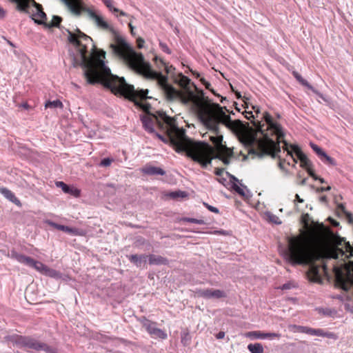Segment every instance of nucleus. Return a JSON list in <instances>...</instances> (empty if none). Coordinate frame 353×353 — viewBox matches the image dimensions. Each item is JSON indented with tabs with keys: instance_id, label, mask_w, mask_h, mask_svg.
<instances>
[{
	"instance_id": "obj_55",
	"label": "nucleus",
	"mask_w": 353,
	"mask_h": 353,
	"mask_svg": "<svg viewBox=\"0 0 353 353\" xmlns=\"http://www.w3.org/2000/svg\"><path fill=\"white\" fill-rule=\"evenodd\" d=\"M226 174L230 178L231 185L233 184V183H236L239 182V179L236 176H234V175L231 174L230 173H229L228 172H226Z\"/></svg>"
},
{
	"instance_id": "obj_11",
	"label": "nucleus",
	"mask_w": 353,
	"mask_h": 353,
	"mask_svg": "<svg viewBox=\"0 0 353 353\" xmlns=\"http://www.w3.org/2000/svg\"><path fill=\"white\" fill-rule=\"evenodd\" d=\"M32 4L36 9L37 13L32 14L31 18L34 22L39 25H46L47 20V15L43 10L41 4L37 3L34 0H27L26 10L21 11V12L29 13L30 5Z\"/></svg>"
},
{
	"instance_id": "obj_61",
	"label": "nucleus",
	"mask_w": 353,
	"mask_h": 353,
	"mask_svg": "<svg viewBox=\"0 0 353 353\" xmlns=\"http://www.w3.org/2000/svg\"><path fill=\"white\" fill-rule=\"evenodd\" d=\"M285 163V159H283V160L280 159L279 163H278L279 167L282 170H285V167H284Z\"/></svg>"
},
{
	"instance_id": "obj_52",
	"label": "nucleus",
	"mask_w": 353,
	"mask_h": 353,
	"mask_svg": "<svg viewBox=\"0 0 353 353\" xmlns=\"http://www.w3.org/2000/svg\"><path fill=\"white\" fill-rule=\"evenodd\" d=\"M203 205L210 212L218 214L219 212V210L217 208L214 207L212 205H209L207 203H203Z\"/></svg>"
},
{
	"instance_id": "obj_63",
	"label": "nucleus",
	"mask_w": 353,
	"mask_h": 353,
	"mask_svg": "<svg viewBox=\"0 0 353 353\" xmlns=\"http://www.w3.org/2000/svg\"><path fill=\"white\" fill-rule=\"evenodd\" d=\"M203 86L205 88V89L214 92V90L211 88V87H212L211 83L208 81L205 83Z\"/></svg>"
},
{
	"instance_id": "obj_37",
	"label": "nucleus",
	"mask_w": 353,
	"mask_h": 353,
	"mask_svg": "<svg viewBox=\"0 0 353 353\" xmlns=\"http://www.w3.org/2000/svg\"><path fill=\"white\" fill-rule=\"evenodd\" d=\"M10 2L16 4V9L18 11L26 10L27 0H8Z\"/></svg>"
},
{
	"instance_id": "obj_56",
	"label": "nucleus",
	"mask_w": 353,
	"mask_h": 353,
	"mask_svg": "<svg viewBox=\"0 0 353 353\" xmlns=\"http://www.w3.org/2000/svg\"><path fill=\"white\" fill-rule=\"evenodd\" d=\"M224 172V168H215L214 174L221 177Z\"/></svg>"
},
{
	"instance_id": "obj_53",
	"label": "nucleus",
	"mask_w": 353,
	"mask_h": 353,
	"mask_svg": "<svg viewBox=\"0 0 353 353\" xmlns=\"http://www.w3.org/2000/svg\"><path fill=\"white\" fill-rule=\"evenodd\" d=\"M190 96L189 97H183V98H181V102L183 103V104H185V105H188L191 103L192 100V97L194 96H192L191 94H190Z\"/></svg>"
},
{
	"instance_id": "obj_51",
	"label": "nucleus",
	"mask_w": 353,
	"mask_h": 353,
	"mask_svg": "<svg viewBox=\"0 0 353 353\" xmlns=\"http://www.w3.org/2000/svg\"><path fill=\"white\" fill-rule=\"evenodd\" d=\"M174 70H175V68L173 65H170L169 63H167V64L165 65V66L164 68V71L166 73L165 75L168 76V74H172V72H174Z\"/></svg>"
},
{
	"instance_id": "obj_28",
	"label": "nucleus",
	"mask_w": 353,
	"mask_h": 353,
	"mask_svg": "<svg viewBox=\"0 0 353 353\" xmlns=\"http://www.w3.org/2000/svg\"><path fill=\"white\" fill-rule=\"evenodd\" d=\"M298 160L300 162V166L310 173V171L313 170V164L312 161L307 158L306 154L303 153L299 158Z\"/></svg>"
},
{
	"instance_id": "obj_49",
	"label": "nucleus",
	"mask_w": 353,
	"mask_h": 353,
	"mask_svg": "<svg viewBox=\"0 0 353 353\" xmlns=\"http://www.w3.org/2000/svg\"><path fill=\"white\" fill-rule=\"evenodd\" d=\"M321 334H322L320 336L327 337L334 340L338 339V336L334 332H325L323 330H321Z\"/></svg>"
},
{
	"instance_id": "obj_21",
	"label": "nucleus",
	"mask_w": 353,
	"mask_h": 353,
	"mask_svg": "<svg viewBox=\"0 0 353 353\" xmlns=\"http://www.w3.org/2000/svg\"><path fill=\"white\" fill-rule=\"evenodd\" d=\"M142 173L148 176L165 175V171L161 168L153 166L150 164H146L142 169Z\"/></svg>"
},
{
	"instance_id": "obj_39",
	"label": "nucleus",
	"mask_w": 353,
	"mask_h": 353,
	"mask_svg": "<svg viewBox=\"0 0 353 353\" xmlns=\"http://www.w3.org/2000/svg\"><path fill=\"white\" fill-rule=\"evenodd\" d=\"M170 198L173 199H179L180 198H186L188 196V193L185 191L177 190L174 192H171L169 194Z\"/></svg>"
},
{
	"instance_id": "obj_8",
	"label": "nucleus",
	"mask_w": 353,
	"mask_h": 353,
	"mask_svg": "<svg viewBox=\"0 0 353 353\" xmlns=\"http://www.w3.org/2000/svg\"><path fill=\"white\" fill-rule=\"evenodd\" d=\"M336 285L344 291H349L353 286V263H341L340 265L332 264Z\"/></svg>"
},
{
	"instance_id": "obj_27",
	"label": "nucleus",
	"mask_w": 353,
	"mask_h": 353,
	"mask_svg": "<svg viewBox=\"0 0 353 353\" xmlns=\"http://www.w3.org/2000/svg\"><path fill=\"white\" fill-rule=\"evenodd\" d=\"M290 328H292L293 330H296L299 332L306 333L310 335H315V336H321V330L322 329H313L307 327H303V326H290Z\"/></svg>"
},
{
	"instance_id": "obj_2",
	"label": "nucleus",
	"mask_w": 353,
	"mask_h": 353,
	"mask_svg": "<svg viewBox=\"0 0 353 353\" xmlns=\"http://www.w3.org/2000/svg\"><path fill=\"white\" fill-rule=\"evenodd\" d=\"M68 34V41L75 47V50H70L69 54L74 68L80 66L83 70V76L90 85L100 84L111 90L116 95H121L128 99L134 98V86L125 82L123 77H119L111 73L110 69L103 60L94 63L89 55L88 44L92 50L95 47L92 39L79 28L75 32L65 29Z\"/></svg>"
},
{
	"instance_id": "obj_34",
	"label": "nucleus",
	"mask_w": 353,
	"mask_h": 353,
	"mask_svg": "<svg viewBox=\"0 0 353 353\" xmlns=\"http://www.w3.org/2000/svg\"><path fill=\"white\" fill-rule=\"evenodd\" d=\"M62 21V18L58 15H54L52 17V19L50 23H46L45 27L48 28H61V23Z\"/></svg>"
},
{
	"instance_id": "obj_23",
	"label": "nucleus",
	"mask_w": 353,
	"mask_h": 353,
	"mask_svg": "<svg viewBox=\"0 0 353 353\" xmlns=\"http://www.w3.org/2000/svg\"><path fill=\"white\" fill-rule=\"evenodd\" d=\"M147 258H148V263L150 265H168L169 264V260L160 255L149 254Z\"/></svg>"
},
{
	"instance_id": "obj_41",
	"label": "nucleus",
	"mask_w": 353,
	"mask_h": 353,
	"mask_svg": "<svg viewBox=\"0 0 353 353\" xmlns=\"http://www.w3.org/2000/svg\"><path fill=\"white\" fill-rule=\"evenodd\" d=\"M265 216H266L267 220L270 223H274L276 225H279L281 223V221H280L279 218L277 216H276L275 214H274L270 212H268L265 213Z\"/></svg>"
},
{
	"instance_id": "obj_7",
	"label": "nucleus",
	"mask_w": 353,
	"mask_h": 353,
	"mask_svg": "<svg viewBox=\"0 0 353 353\" xmlns=\"http://www.w3.org/2000/svg\"><path fill=\"white\" fill-rule=\"evenodd\" d=\"M6 339L20 348L26 347L38 352L44 351L46 353H58L57 347L49 345L32 336L13 334L6 336Z\"/></svg>"
},
{
	"instance_id": "obj_54",
	"label": "nucleus",
	"mask_w": 353,
	"mask_h": 353,
	"mask_svg": "<svg viewBox=\"0 0 353 353\" xmlns=\"http://www.w3.org/2000/svg\"><path fill=\"white\" fill-rule=\"evenodd\" d=\"M145 43V41L143 39L139 37L137 39V46L139 49H141L143 48Z\"/></svg>"
},
{
	"instance_id": "obj_20",
	"label": "nucleus",
	"mask_w": 353,
	"mask_h": 353,
	"mask_svg": "<svg viewBox=\"0 0 353 353\" xmlns=\"http://www.w3.org/2000/svg\"><path fill=\"white\" fill-rule=\"evenodd\" d=\"M55 184L57 187L61 188L62 191L65 194H70L74 197H79L81 195V190L79 189L68 185L63 181H57Z\"/></svg>"
},
{
	"instance_id": "obj_58",
	"label": "nucleus",
	"mask_w": 353,
	"mask_h": 353,
	"mask_svg": "<svg viewBox=\"0 0 353 353\" xmlns=\"http://www.w3.org/2000/svg\"><path fill=\"white\" fill-rule=\"evenodd\" d=\"M332 189L331 186L328 185L327 187H321V188H317L316 191L317 192H327V191H330V190Z\"/></svg>"
},
{
	"instance_id": "obj_29",
	"label": "nucleus",
	"mask_w": 353,
	"mask_h": 353,
	"mask_svg": "<svg viewBox=\"0 0 353 353\" xmlns=\"http://www.w3.org/2000/svg\"><path fill=\"white\" fill-rule=\"evenodd\" d=\"M301 148L296 145L288 144V156H290L295 163L297 162L298 158L303 154Z\"/></svg>"
},
{
	"instance_id": "obj_35",
	"label": "nucleus",
	"mask_w": 353,
	"mask_h": 353,
	"mask_svg": "<svg viewBox=\"0 0 353 353\" xmlns=\"http://www.w3.org/2000/svg\"><path fill=\"white\" fill-rule=\"evenodd\" d=\"M248 350L251 353H263V347L259 343H250L248 345Z\"/></svg>"
},
{
	"instance_id": "obj_46",
	"label": "nucleus",
	"mask_w": 353,
	"mask_h": 353,
	"mask_svg": "<svg viewBox=\"0 0 353 353\" xmlns=\"http://www.w3.org/2000/svg\"><path fill=\"white\" fill-rule=\"evenodd\" d=\"M234 192H236V193H238L240 196H243V197H245V192L244 190L240 188L237 183H233V184L231 185V187H230Z\"/></svg>"
},
{
	"instance_id": "obj_3",
	"label": "nucleus",
	"mask_w": 353,
	"mask_h": 353,
	"mask_svg": "<svg viewBox=\"0 0 353 353\" xmlns=\"http://www.w3.org/2000/svg\"><path fill=\"white\" fill-rule=\"evenodd\" d=\"M194 106L199 121L213 134L221 132L220 124L233 130L239 129L243 125L240 119L232 120L230 115L226 114L229 110L217 103H212L211 105L196 103Z\"/></svg>"
},
{
	"instance_id": "obj_1",
	"label": "nucleus",
	"mask_w": 353,
	"mask_h": 353,
	"mask_svg": "<svg viewBox=\"0 0 353 353\" xmlns=\"http://www.w3.org/2000/svg\"><path fill=\"white\" fill-rule=\"evenodd\" d=\"M343 256L353 257V247L323 225L310 228L293 246L288 239V261L310 265L307 276L312 282L321 283L322 276L329 275V261Z\"/></svg>"
},
{
	"instance_id": "obj_44",
	"label": "nucleus",
	"mask_w": 353,
	"mask_h": 353,
	"mask_svg": "<svg viewBox=\"0 0 353 353\" xmlns=\"http://www.w3.org/2000/svg\"><path fill=\"white\" fill-rule=\"evenodd\" d=\"M114 161V159L110 157L103 158L101 160L99 165L100 167L105 168L108 167L111 165V163Z\"/></svg>"
},
{
	"instance_id": "obj_10",
	"label": "nucleus",
	"mask_w": 353,
	"mask_h": 353,
	"mask_svg": "<svg viewBox=\"0 0 353 353\" xmlns=\"http://www.w3.org/2000/svg\"><path fill=\"white\" fill-rule=\"evenodd\" d=\"M8 256L19 263L29 268H32L43 274L47 267V265L42 262L37 261L30 256L19 253L14 250H12Z\"/></svg>"
},
{
	"instance_id": "obj_22",
	"label": "nucleus",
	"mask_w": 353,
	"mask_h": 353,
	"mask_svg": "<svg viewBox=\"0 0 353 353\" xmlns=\"http://www.w3.org/2000/svg\"><path fill=\"white\" fill-rule=\"evenodd\" d=\"M140 119L143 124V128L145 131L150 134L155 132L154 121L150 117L141 114L140 116Z\"/></svg>"
},
{
	"instance_id": "obj_4",
	"label": "nucleus",
	"mask_w": 353,
	"mask_h": 353,
	"mask_svg": "<svg viewBox=\"0 0 353 353\" xmlns=\"http://www.w3.org/2000/svg\"><path fill=\"white\" fill-rule=\"evenodd\" d=\"M244 116L253 123L256 130L268 141L274 143L283 139V150L284 152L287 151V141L284 139L285 132L281 125L274 120L270 114L268 112H263L260 118L261 121H252V119H254L255 115L251 111L245 112Z\"/></svg>"
},
{
	"instance_id": "obj_33",
	"label": "nucleus",
	"mask_w": 353,
	"mask_h": 353,
	"mask_svg": "<svg viewBox=\"0 0 353 353\" xmlns=\"http://www.w3.org/2000/svg\"><path fill=\"white\" fill-rule=\"evenodd\" d=\"M43 274L56 279H60L62 277L61 272L54 269L50 268L48 266L46 267Z\"/></svg>"
},
{
	"instance_id": "obj_57",
	"label": "nucleus",
	"mask_w": 353,
	"mask_h": 353,
	"mask_svg": "<svg viewBox=\"0 0 353 353\" xmlns=\"http://www.w3.org/2000/svg\"><path fill=\"white\" fill-rule=\"evenodd\" d=\"M348 221L349 223H353V215L352 213L347 212L345 214H344Z\"/></svg>"
},
{
	"instance_id": "obj_24",
	"label": "nucleus",
	"mask_w": 353,
	"mask_h": 353,
	"mask_svg": "<svg viewBox=\"0 0 353 353\" xmlns=\"http://www.w3.org/2000/svg\"><path fill=\"white\" fill-rule=\"evenodd\" d=\"M246 336L252 339H273L277 336L275 333L263 332L261 331H252L246 334Z\"/></svg>"
},
{
	"instance_id": "obj_12",
	"label": "nucleus",
	"mask_w": 353,
	"mask_h": 353,
	"mask_svg": "<svg viewBox=\"0 0 353 353\" xmlns=\"http://www.w3.org/2000/svg\"><path fill=\"white\" fill-rule=\"evenodd\" d=\"M159 87L163 92L166 99L169 101H173L181 97L180 92L169 83L168 77L159 85Z\"/></svg>"
},
{
	"instance_id": "obj_30",
	"label": "nucleus",
	"mask_w": 353,
	"mask_h": 353,
	"mask_svg": "<svg viewBox=\"0 0 353 353\" xmlns=\"http://www.w3.org/2000/svg\"><path fill=\"white\" fill-rule=\"evenodd\" d=\"M46 223L50 227H52L58 230L65 232L66 233L72 234L74 232V228L67 225L57 223L51 220H46Z\"/></svg>"
},
{
	"instance_id": "obj_64",
	"label": "nucleus",
	"mask_w": 353,
	"mask_h": 353,
	"mask_svg": "<svg viewBox=\"0 0 353 353\" xmlns=\"http://www.w3.org/2000/svg\"><path fill=\"white\" fill-rule=\"evenodd\" d=\"M253 109L254 110V112H255L256 117H259V114H261L259 108L254 106Z\"/></svg>"
},
{
	"instance_id": "obj_14",
	"label": "nucleus",
	"mask_w": 353,
	"mask_h": 353,
	"mask_svg": "<svg viewBox=\"0 0 353 353\" xmlns=\"http://www.w3.org/2000/svg\"><path fill=\"white\" fill-rule=\"evenodd\" d=\"M156 137H157L159 140L165 143H170L177 152H183L186 149V146L183 143L181 140L178 138L174 137L170 135L168 138L165 137L163 135L158 133L155 131L153 132Z\"/></svg>"
},
{
	"instance_id": "obj_5",
	"label": "nucleus",
	"mask_w": 353,
	"mask_h": 353,
	"mask_svg": "<svg viewBox=\"0 0 353 353\" xmlns=\"http://www.w3.org/2000/svg\"><path fill=\"white\" fill-rule=\"evenodd\" d=\"M214 148L207 142H199V145L190 150L188 152V157L194 162L200 164L202 168L206 169L212 163L214 159L221 160L225 165H229L230 158L225 155L223 152L212 157Z\"/></svg>"
},
{
	"instance_id": "obj_42",
	"label": "nucleus",
	"mask_w": 353,
	"mask_h": 353,
	"mask_svg": "<svg viewBox=\"0 0 353 353\" xmlns=\"http://www.w3.org/2000/svg\"><path fill=\"white\" fill-rule=\"evenodd\" d=\"M152 61H154L156 67L159 69V70H161L162 68L164 69L165 65L167 64L168 62L165 61L162 58L155 55L154 57L153 58Z\"/></svg>"
},
{
	"instance_id": "obj_62",
	"label": "nucleus",
	"mask_w": 353,
	"mask_h": 353,
	"mask_svg": "<svg viewBox=\"0 0 353 353\" xmlns=\"http://www.w3.org/2000/svg\"><path fill=\"white\" fill-rule=\"evenodd\" d=\"M225 337V332L223 331H220L216 334V338L217 339H222Z\"/></svg>"
},
{
	"instance_id": "obj_13",
	"label": "nucleus",
	"mask_w": 353,
	"mask_h": 353,
	"mask_svg": "<svg viewBox=\"0 0 353 353\" xmlns=\"http://www.w3.org/2000/svg\"><path fill=\"white\" fill-rule=\"evenodd\" d=\"M198 297H201L205 299H221L227 296L226 293L221 290H215L213 288L208 289H199L196 288L194 291Z\"/></svg>"
},
{
	"instance_id": "obj_25",
	"label": "nucleus",
	"mask_w": 353,
	"mask_h": 353,
	"mask_svg": "<svg viewBox=\"0 0 353 353\" xmlns=\"http://www.w3.org/2000/svg\"><path fill=\"white\" fill-rule=\"evenodd\" d=\"M0 193L3 195L5 198H6L8 201L14 203L18 206L21 205V203L18 198H17L14 194L6 188H0Z\"/></svg>"
},
{
	"instance_id": "obj_50",
	"label": "nucleus",
	"mask_w": 353,
	"mask_h": 353,
	"mask_svg": "<svg viewBox=\"0 0 353 353\" xmlns=\"http://www.w3.org/2000/svg\"><path fill=\"white\" fill-rule=\"evenodd\" d=\"M308 174L315 181H319L320 183H324L325 181L324 180V179L319 176L318 175L316 174V173L314 172V169L312 170V171H310V173H308Z\"/></svg>"
},
{
	"instance_id": "obj_16",
	"label": "nucleus",
	"mask_w": 353,
	"mask_h": 353,
	"mask_svg": "<svg viewBox=\"0 0 353 353\" xmlns=\"http://www.w3.org/2000/svg\"><path fill=\"white\" fill-rule=\"evenodd\" d=\"M223 136L219 134H214L211 136L210 139L211 142L216 147L218 152H223L225 155L228 157H233L234 152L232 149L227 147L226 145L223 144Z\"/></svg>"
},
{
	"instance_id": "obj_48",
	"label": "nucleus",
	"mask_w": 353,
	"mask_h": 353,
	"mask_svg": "<svg viewBox=\"0 0 353 353\" xmlns=\"http://www.w3.org/2000/svg\"><path fill=\"white\" fill-rule=\"evenodd\" d=\"M159 48L165 53H166L168 54H172V50L170 49V48L168 46V45L165 43L160 41L159 42Z\"/></svg>"
},
{
	"instance_id": "obj_38",
	"label": "nucleus",
	"mask_w": 353,
	"mask_h": 353,
	"mask_svg": "<svg viewBox=\"0 0 353 353\" xmlns=\"http://www.w3.org/2000/svg\"><path fill=\"white\" fill-rule=\"evenodd\" d=\"M46 108H63V103L62 102L59 100H54V101H47L45 104Z\"/></svg>"
},
{
	"instance_id": "obj_32",
	"label": "nucleus",
	"mask_w": 353,
	"mask_h": 353,
	"mask_svg": "<svg viewBox=\"0 0 353 353\" xmlns=\"http://www.w3.org/2000/svg\"><path fill=\"white\" fill-rule=\"evenodd\" d=\"M139 322L142 324L143 327L145 328L146 331L151 335L152 330H154L155 323L148 320L145 316H141L139 319Z\"/></svg>"
},
{
	"instance_id": "obj_9",
	"label": "nucleus",
	"mask_w": 353,
	"mask_h": 353,
	"mask_svg": "<svg viewBox=\"0 0 353 353\" xmlns=\"http://www.w3.org/2000/svg\"><path fill=\"white\" fill-rule=\"evenodd\" d=\"M142 60L137 57L128 65L132 70L142 74L149 79L157 80L158 85L168 77L162 73L161 71H156L152 69L151 64L146 61L143 56Z\"/></svg>"
},
{
	"instance_id": "obj_43",
	"label": "nucleus",
	"mask_w": 353,
	"mask_h": 353,
	"mask_svg": "<svg viewBox=\"0 0 353 353\" xmlns=\"http://www.w3.org/2000/svg\"><path fill=\"white\" fill-rule=\"evenodd\" d=\"M104 5L108 8V10L112 12L113 14H116V12H119V9L114 7L112 5V0H101Z\"/></svg>"
},
{
	"instance_id": "obj_45",
	"label": "nucleus",
	"mask_w": 353,
	"mask_h": 353,
	"mask_svg": "<svg viewBox=\"0 0 353 353\" xmlns=\"http://www.w3.org/2000/svg\"><path fill=\"white\" fill-rule=\"evenodd\" d=\"M182 220L184 222L196 223V224H199V225H203L205 223L203 220L197 219H194V218L184 217V218H183Z\"/></svg>"
},
{
	"instance_id": "obj_19",
	"label": "nucleus",
	"mask_w": 353,
	"mask_h": 353,
	"mask_svg": "<svg viewBox=\"0 0 353 353\" xmlns=\"http://www.w3.org/2000/svg\"><path fill=\"white\" fill-rule=\"evenodd\" d=\"M310 147L313 150V151L316 154V155L320 158V159L325 163L330 165H336V161L332 158L331 157L328 156L325 152L323 150L322 148L319 147L316 144H314L313 143H310Z\"/></svg>"
},
{
	"instance_id": "obj_26",
	"label": "nucleus",
	"mask_w": 353,
	"mask_h": 353,
	"mask_svg": "<svg viewBox=\"0 0 353 353\" xmlns=\"http://www.w3.org/2000/svg\"><path fill=\"white\" fill-rule=\"evenodd\" d=\"M130 263H133L136 267L140 268L142 263L146 262L148 255L146 254H130L126 255Z\"/></svg>"
},
{
	"instance_id": "obj_31",
	"label": "nucleus",
	"mask_w": 353,
	"mask_h": 353,
	"mask_svg": "<svg viewBox=\"0 0 353 353\" xmlns=\"http://www.w3.org/2000/svg\"><path fill=\"white\" fill-rule=\"evenodd\" d=\"M292 74L296 81L303 86L307 87L314 93H317L316 90L296 71H293Z\"/></svg>"
},
{
	"instance_id": "obj_59",
	"label": "nucleus",
	"mask_w": 353,
	"mask_h": 353,
	"mask_svg": "<svg viewBox=\"0 0 353 353\" xmlns=\"http://www.w3.org/2000/svg\"><path fill=\"white\" fill-rule=\"evenodd\" d=\"M6 10H4L1 6H0V19H3L6 17Z\"/></svg>"
},
{
	"instance_id": "obj_17",
	"label": "nucleus",
	"mask_w": 353,
	"mask_h": 353,
	"mask_svg": "<svg viewBox=\"0 0 353 353\" xmlns=\"http://www.w3.org/2000/svg\"><path fill=\"white\" fill-rule=\"evenodd\" d=\"M69 10L75 15L80 16L85 12L84 9L89 8L85 6L82 0H62Z\"/></svg>"
},
{
	"instance_id": "obj_36",
	"label": "nucleus",
	"mask_w": 353,
	"mask_h": 353,
	"mask_svg": "<svg viewBox=\"0 0 353 353\" xmlns=\"http://www.w3.org/2000/svg\"><path fill=\"white\" fill-rule=\"evenodd\" d=\"M134 98L133 99H129L131 101L135 102L137 98H139L141 100H145L148 99L147 94H148V90H141V91H136L134 89Z\"/></svg>"
},
{
	"instance_id": "obj_40",
	"label": "nucleus",
	"mask_w": 353,
	"mask_h": 353,
	"mask_svg": "<svg viewBox=\"0 0 353 353\" xmlns=\"http://www.w3.org/2000/svg\"><path fill=\"white\" fill-rule=\"evenodd\" d=\"M152 337L159 338L161 339H165L168 337L167 334L165 331L162 330L160 328L156 327L154 330H152V333L151 334Z\"/></svg>"
},
{
	"instance_id": "obj_15",
	"label": "nucleus",
	"mask_w": 353,
	"mask_h": 353,
	"mask_svg": "<svg viewBox=\"0 0 353 353\" xmlns=\"http://www.w3.org/2000/svg\"><path fill=\"white\" fill-rule=\"evenodd\" d=\"M85 12L88 14L90 19L93 20L97 27L103 30L110 31L113 27L110 25L106 21L104 20L103 17L99 14L96 11L92 8L84 9Z\"/></svg>"
},
{
	"instance_id": "obj_18",
	"label": "nucleus",
	"mask_w": 353,
	"mask_h": 353,
	"mask_svg": "<svg viewBox=\"0 0 353 353\" xmlns=\"http://www.w3.org/2000/svg\"><path fill=\"white\" fill-rule=\"evenodd\" d=\"M175 83L182 88L187 90L189 94L192 96L194 95L193 91L190 90V86L192 85L193 88H196V85L194 83L192 82L191 79L188 77L180 72L178 74L176 79L175 80Z\"/></svg>"
},
{
	"instance_id": "obj_6",
	"label": "nucleus",
	"mask_w": 353,
	"mask_h": 353,
	"mask_svg": "<svg viewBox=\"0 0 353 353\" xmlns=\"http://www.w3.org/2000/svg\"><path fill=\"white\" fill-rule=\"evenodd\" d=\"M110 32L112 35L114 43L110 45L113 53L122 59L127 65L131 63L136 57L142 60L143 54L137 52L134 48L125 40L121 33L114 29H111Z\"/></svg>"
},
{
	"instance_id": "obj_47",
	"label": "nucleus",
	"mask_w": 353,
	"mask_h": 353,
	"mask_svg": "<svg viewBox=\"0 0 353 353\" xmlns=\"http://www.w3.org/2000/svg\"><path fill=\"white\" fill-rule=\"evenodd\" d=\"M279 251L282 256L283 261L287 263V247L282 245L281 244L279 245Z\"/></svg>"
},
{
	"instance_id": "obj_60",
	"label": "nucleus",
	"mask_w": 353,
	"mask_h": 353,
	"mask_svg": "<svg viewBox=\"0 0 353 353\" xmlns=\"http://www.w3.org/2000/svg\"><path fill=\"white\" fill-rule=\"evenodd\" d=\"M337 209L340 210L343 214H345L347 211L345 209L344 204L340 203L337 206Z\"/></svg>"
}]
</instances>
